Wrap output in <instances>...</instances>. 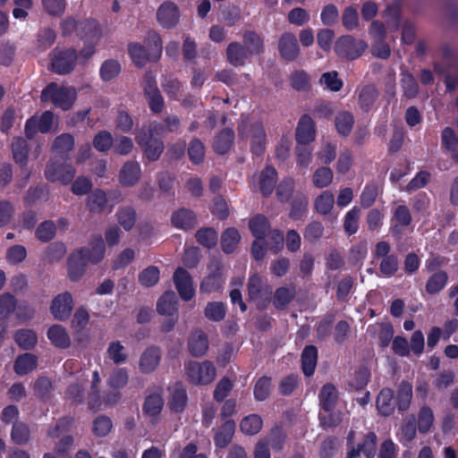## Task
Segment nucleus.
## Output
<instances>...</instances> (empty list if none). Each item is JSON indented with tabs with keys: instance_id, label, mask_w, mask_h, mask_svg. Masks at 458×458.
Listing matches in <instances>:
<instances>
[{
	"instance_id": "nucleus-1",
	"label": "nucleus",
	"mask_w": 458,
	"mask_h": 458,
	"mask_svg": "<svg viewBox=\"0 0 458 458\" xmlns=\"http://www.w3.org/2000/svg\"><path fill=\"white\" fill-rule=\"evenodd\" d=\"M145 44L147 47L139 43H131L128 47L131 58L138 66H143L148 61L158 60L162 54V40L155 30L148 32Z\"/></svg>"
},
{
	"instance_id": "nucleus-27",
	"label": "nucleus",
	"mask_w": 458,
	"mask_h": 458,
	"mask_svg": "<svg viewBox=\"0 0 458 458\" xmlns=\"http://www.w3.org/2000/svg\"><path fill=\"white\" fill-rule=\"evenodd\" d=\"M12 153L15 163L24 167L28 164L29 147L27 141L21 137L13 138L12 141Z\"/></svg>"
},
{
	"instance_id": "nucleus-9",
	"label": "nucleus",
	"mask_w": 458,
	"mask_h": 458,
	"mask_svg": "<svg viewBox=\"0 0 458 458\" xmlns=\"http://www.w3.org/2000/svg\"><path fill=\"white\" fill-rule=\"evenodd\" d=\"M77 54L74 49L55 50L52 53L51 65L55 72L66 74L75 67Z\"/></svg>"
},
{
	"instance_id": "nucleus-15",
	"label": "nucleus",
	"mask_w": 458,
	"mask_h": 458,
	"mask_svg": "<svg viewBox=\"0 0 458 458\" xmlns=\"http://www.w3.org/2000/svg\"><path fill=\"white\" fill-rule=\"evenodd\" d=\"M54 122V114L50 111H46L40 116L30 118L25 124V134L27 138L32 139L34 135L40 131L47 133L50 131Z\"/></svg>"
},
{
	"instance_id": "nucleus-50",
	"label": "nucleus",
	"mask_w": 458,
	"mask_h": 458,
	"mask_svg": "<svg viewBox=\"0 0 458 458\" xmlns=\"http://www.w3.org/2000/svg\"><path fill=\"white\" fill-rule=\"evenodd\" d=\"M112 428L111 419L104 415L97 417L92 422V432L98 437H106Z\"/></svg>"
},
{
	"instance_id": "nucleus-2",
	"label": "nucleus",
	"mask_w": 458,
	"mask_h": 458,
	"mask_svg": "<svg viewBox=\"0 0 458 458\" xmlns=\"http://www.w3.org/2000/svg\"><path fill=\"white\" fill-rule=\"evenodd\" d=\"M163 131V125L153 123L148 128H143L136 137L137 143L143 148L145 156L149 161L157 160L164 150L160 139Z\"/></svg>"
},
{
	"instance_id": "nucleus-17",
	"label": "nucleus",
	"mask_w": 458,
	"mask_h": 458,
	"mask_svg": "<svg viewBox=\"0 0 458 458\" xmlns=\"http://www.w3.org/2000/svg\"><path fill=\"white\" fill-rule=\"evenodd\" d=\"M164 407V400L161 392H154L146 396L143 404V413L148 416L152 423H156Z\"/></svg>"
},
{
	"instance_id": "nucleus-19",
	"label": "nucleus",
	"mask_w": 458,
	"mask_h": 458,
	"mask_svg": "<svg viewBox=\"0 0 458 458\" xmlns=\"http://www.w3.org/2000/svg\"><path fill=\"white\" fill-rule=\"evenodd\" d=\"M141 175V169L138 162L128 161L121 168L119 182L122 186L131 187L136 184Z\"/></svg>"
},
{
	"instance_id": "nucleus-5",
	"label": "nucleus",
	"mask_w": 458,
	"mask_h": 458,
	"mask_svg": "<svg viewBox=\"0 0 458 458\" xmlns=\"http://www.w3.org/2000/svg\"><path fill=\"white\" fill-rule=\"evenodd\" d=\"M238 131L242 139L251 138V151L253 154L259 156L264 152L266 134L261 123L242 121Z\"/></svg>"
},
{
	"instance_id": "nucleus-56",
	"label": "nucleus",
	"mask_w": 458,
	"mask_h": 458,
	"mask_svg": "<svg viewBox=\"0 0 458 458\" xmlns=\"http://www.w3.org/2000/svg\"><path fill=\"white\" fill-rule=\"evenodd\" d=\"M74 147V138L69 133H64L55 139L52 149L57 153H67Z\"/></svg>"
},
{
	"instance_id": "nucleus-61",
	"label": "nucleus",
	"mask_w": 458,
	"mask_h": 458,
	"mask_svg": "<svg viewBox=\"0 0 458 458\" xmlns=\"http://www.w3.org/2000/svg\"><path fill=\"white\" fill-rule=\"evenodd\" d=\"M399 441L407 445L410 444L416 437V427L413 420H410L405 421L399 429L397 434Z\"/></svg>"
},
{
	"instance_id": "nucleus-25",
	"label": "nucleus",
	"mask_w": 458,
	"mask_h": 458,
	"mask_svg": "<svg viewBox=\"0 0 458 458\" xmlns=\"http://www.w3.org/2000/svg\"><path fill=\"white\" fill-rule=\"evenodd\" d=\"M87 264L88 262L84 259L83 253L79 252L78 250L74 251L71 255L68 263L70 279L77 281L83 275Z\"/></svg>"
},
{
	"instance_id": "nucleus-22",
	"label": "nucleus",
	"mask_w": 458,
	"mask_h": 458,
	"mask_svg": "<svg viewBox=\"0 0 458 458\" xmlns=\"http://www.w3.org/2000/svg\"><path fill=\"white\" fill-rule=\"evenodd\" d=\"M178 310V301L173 292L165 293L157 301V311L162 316L172 317Z\"/></svg>"
},
{
	"instance_id": "nucleus-26",
	"label": "nucleus",
	"mask_w": 458,
	"mask_h": 458,
	"mask_svg": "<svg viewBox=\"0 0 458 458\" xmlns=\"http://www.w3.org/2000/svg\"><path fill=\"white\" fill-rule=\"evenodd\" d=\"M38 366V358L32 353H24L19 355L14 361V371L24 376L33 371Z\"/></svg>"
},
{
	"instance_id": "nucleus-21",
	"label": "nucleus",
	"mask_w": 458,
	"mask_h": 458,
	"mask_svg": "<svg viewBox=\"0 0 458 458\" xmlns=\"http://www.w3.org/2000/svg\"><path fill=\"white\" fill-rule=\"evenodd\" d=\"M188 348L193 356L204 355L208 348V340L206 334L201 330L193 331L188 340Z\"/></svg>"
},
{
	"instance_id": "nucleus-16",
	"label": "nucleus",
	"mask_w": 458,
	"mask_h": 458,
	"mask_svg": "<svg viewBox=\"0 0 458 458\" xmlns=\"http://www.w3.org/2000/svg\"><path fill=\"white\" fill-rule=\"evenodd\" d=\"M174 283L181 298L190 301L195 293L193 284L190 274L183 268L179 267L174 274Z\"/></svg>"
},
{
	"instance_id": "nucleus-55",
	"label": "nucleus",
	"mask_w": 458,
	"mask_h": 458,
	"mask_svg": "<svg viewBox=\"0 0 458 458\" xmlns=\"http://www.w3.org/2000/svg\"><path fill=\"white\" fill-rule=\"evenodd\" d=\"M290 83L295 90L306 91L310 87V76L305 71H295L290 75Z\"/></svg>"
},
{
	"instance_id": "nucleus-6",
	"label": "nucleus",
	"mask_w": 458,
	"mask_h": 458,
	"mask_svg": "<svg viewBox=\"0 0 458 458\" xmlns=\"http://www.w3.org/2000/svg\"><path fill=\"white\" fill-rule=\"evenodd\" d=\"M367 47L368 46L363 40L355 39L352 36L340 37L335 43V54L348 60L357 59Z\"/></svg>"
},
{
	"instance_id": "nucleus-28",
	"label": "nucleus",
	"mask_w": 458,
	"mask_h": 458,
	"mask_svg": "<svg viewBox=\"0 0 458 458\" xmlns=\"http://www.w3.org/2000/svg\"><path fill=\"white\" fill-rule=\"evenodd\" d=\"M87 206L90 212L103 213L105 211L111 212L112 207L107 206V198L105 191L97 190L88 197Z\"/></svg>"
},
{
	"instance_id": "nucleus-23",
	"label": "nucleus",
	"mask_w": 458,
	"mask_h": 458,
	"mask_svg": "<svg viewBox=\"0 0 458 458\" xmlns=\"http://www.w3.org/2000/svg\"><path fill=\"white\" fill-rule=\"evenodd\" d=\"M245 47L239 42H232L226 48L227 61L233 66H242L249 58Z\"/></svg>"
},
{
	"instance_id": "nucleus-31",
	"label": "nucleus",
	"mask_w": 458,
	"mask_h": 458,
	"mask_svg": "<svg viewBox=\"0 0 458 458\" xmlns=\"http://www.w3.org/2000/svg\"><path fill=\"white\" fill-rule=\"evenodd\" d=\"M377 407L384 416L390 415L394 410V392L390 388H384L380 391L377 399Z\"/></svg>"
},
{
	"instance_id": "nucleus-51",
	"label": "nucleus",
	"mask_w": 458,
	"mask_h": 458,
	"mask_svg": "<svg viewBox=\"0 0 458 458\" xmlns=\"http://www.w3.org/2000/svg\"><path fill=\"white\" fill-rule=\"evenodd\" d=\"M226 310L223 302H208L204 310L205 317L211 321H221L225 317Z\"/></svg>"
},
{
	"instance_id": "nucleus-44",
	"label": "nucleus",
	"mask_w": 458,
	"mask_h": 458,
	"mask_svg": "<svg viewBox=\"0 0 458 458\" xmlns=\"http://www.w3.org/2000/svg\"><path fill=\"white\" fill-rule=\"evenodd\" d=\"M270 225L267 219L263 216H257L250 222V229L253 235L263 240L269 232Z\"/></svg>"
},
{
	"instance_id": "nucleus-30",
	"label": "nucleus",
	"mask_w": 458,
	"mask_h": 458,
	"mask_svg": "<svg viewBox=\"0 0 458 458\" xmlns=\"http://www.w3.org/2000/svg\"><path fill=\"white\" fill-rule=\"evenodd\" d=\"M235 430V424L233 420H226L216 432L214 437L215 445L217 447H225L233 439Z\"/></svg>"
},
{
	"instance_id": "nucleus-3",
	"label": "nucleus",
	"mask_w": 458,
	"mask_h": 458,
	"mask_svg": "<svg viewBox=\"0 0 458 458\" xmlns=\"http://www.w3.org/2000/svg\"><path fill=\"white\" fill-rule=\"evenodd\" d=\"M40 98L43 102H51L63 110H68L77 98V90L73 87L51 82L42 90Z\"/></svg>"
},
{
	"instance_id": "nucleus-29",
	"label": "nucleus",
	"mask_w": 458,
	"mask_h": 458,
	"mask_svg": "<svg viewBox=\"0 0 458 458\" xmlns=\"http://www.w3.org/2000/svg\"><path fill=\"white\" fill-rule=\"evenodd\" d=\"M172 224L176 228L189 230L195 226L196 217L191 210L182 208L174 213Z\"/></svg>"
},
{
	"instance_id": "nucleus-54",
	"label": "nucleus",
	"mask_w": 458,
	"mask_h": 458,
	"mask_svg": "<svg viewBox=\"0 0 458 458\" xmlns=\"http://www.w3.org/2000/svg\"><path fill=\"white\" fill-rule=\"evenodd\" d=\"M265 439L267 441V445L270 444L275 451H281L284 445L286 434L281 427L276 426L270 430L267 437Z\"/></svg>"
},
{
	"instance_id": "nucleus-64",
	"label": "nucleus",
	"mask_w": 458,
	"mask_h": 458,
	"mask_svg": "<svg viewBox=\"0 0 458 458\" xmlns=\"http://www.w3.org/2000/svg\"><path fill=\"white\" fill-rule=\"evenodd\" d=\"M159 280V270L157 267H148L139 275V282L145 287L155 285Z\"/></svg>"
},
{
	"instance_id": "nucleus-8",
	"label": "nucleus",
	"mask_w": 458,
	"mask_h": 458,
	"mask_svg": "<svg viewBox=\"0 0 458 458\" xmlns=\"http://www.w3.org/2000/svg\"><path fill=\"white\" fill-rule=\"evenodd\" d=\"M61 27L64 34H71L78 30L94 40H98L101 35L99 26L94 20H87L78 24L73 18H67L62 22Z\"/></svg>"
},
{
	"instance_id": "nucleus-45",
	"label": "nucleus",
	"mask_w": 458,
	"mask_h": 458,
	"mask_svg": "<svg viewBox=\"0 0 458 458\" xmlns=\"http://www.w3.org/2000/svg\"><path fill=\"white\" fill-rule=\"evenodd\" d=\"M15 342L21 348L30 350L37 344L38 337L30 329H21L15 334Z\"/></svg>"
},
{
	"instance_id": "nucleus-4",
	"label": "nucleus",
	"mask_w": 458,
	"mask_h": 458,
	"mask_svg": "<svg viewBox=\"0 0 458 458\" xmlns=\"http://www.w3.org/2000/svg\"><path fill=\"white\" fill-rule=\"evenodd\" d=\"M184 372L189 382L193 385H208L214 381L216 369L208 360H189L184 363Z\"/></svg>"
},
{
	"instance_id": "nucleus-34",
	"label": "nucleus",
	"mask_w": 458,
	"mask_h": 458,
	"mask_svg": "<svg viewBox=\"0 0 458 458\" xmlns=\"http://www.w3.org/2000/svg\"><path fill=\"white\" fill-rule=\"evenodd\" d=\"M115 216L119 225L125 231H131L137 220L136 211L131 207H123L118 208Z\"/></svg>"
},
{
	"instance_id": "nucleus-40",
	"label": "nucleus",
	"mask_w": 458,
	"mask_h": 458,
	"mask_svg": "<svg viewBox=\"0 0 458 458\" xmlns=\"http://www.w3.org/2000/svg\"><path fill=\"white\" fill-rule=\"evenodd\" d=\"M243 43L250 55H259L264 50L263 41L255 32L248 31L244 33Z\"/></svg>"
},
{
	"instance_id": "nucleus-35",
	"label": "nucleus",
	"mask_w": 458,
	"mask_h": 458,
	"mask_svg": "<svg viewBox=\"0 0 458 458\" xmlns=\"http://www.w3.org/2000/svg\"><path fill=\"white\" fill-rule=\"evenodd\" d=\"M335 204V196L329 191H324L314 200V208L320 215L331 212Z\"/></svg>"
},
{
	"instance_id": "nucleus-12",
	"label": "nucleus",
	"mask_w": 458,
	"mask_h": 458,
	"mask_svg": "<svg viewBox=\"0 0 458 458\" xmlns=\"http://www.w3.org/2000/svg\"><path fill=\"white\" fill-rule=\"evenodd\" d=\"M73 309V299L70 293L57 294L50 305V312L57 320L64 321L70 318Z\"/></svg>"
},
{
	"instance_id": "nucleus-37",
	"label": "nucleus",
	"mask_w": 458,
	"mask_h": 458,
	"mask_svg": "<svg viewBox=\"0 0 458 458\" xmlns=\"http://www.w3.org/2000/svg\"><path fill=\"white\" fill-rule=\"evenodd\" d=\"M186 390L182 386H174L171 393L169 406L174 412H182L187 404Z\"/></svg>"
},
{
	"instance_id": "nucleus-53",
	"label": "nucleus",
	"mask_w": 458,
	"mask_h": 458,
	"mask_svg": "<svg viewBox=\"0 0 458 458\" xmlns=\"http://www.w3.org/2000/svg\"><path fill=\"white\" fill-rule=\"evenodd\" d=\"M412 397V386L410 383L403 381L397 391V404L400 410H406Z\"/></svg>"
},
{
	"instance_id": "nucleus-52",
	"label": "nucleus",
	"mask_w": 458,
	"mask_h": 458,
	"mask_svg": "<svg viewBox=\"0 0 458 458\" xmlns=\"http://www.w3.org/2000/svg\"><path fill=\"white\" fill-rule=\"evenodd\" d=\"M239 242L240 234L234 228H228L225 230L221 238L222 248L226 253L233 252Z\"/></svg>"
},
{
	"instance_id": "nucleus-47",
	"label": "nucleus",
	"mask_w": 458,
	"mask_h": 458,
	"mask_svg": "<svg viewBox=\"0 0 458 458\" xmlns=\"http://www.w3.org/2000/svg\"><path fill=\"white\" fill-rule=\"evenodd\" d=\"M433 423V411L427 405L422 406L418 414L419 431L422 434L428 433L432 428Z\"/></svg>"
},
{
	"instance_id": "nucleus-38",
	"label": "nucleus",
	"mask_w": 458,
	"mask_h": 458,
	"mask_svg": "<svg viewBox=\"0 0 458 458\" xmlns=\"http://www.w3.org/2000/svg\"><path fill=\"white\" fill-rule=\"evenodd\" d=\"M448 281V276L445 271L433 274L426 284V291L429 294H437L444 289Z\"/></svg>"
},
{
	"instance_id": "nucleus-18",
	"label": "nucleus",
	"mask_w": 458,
	"mask_h": 458,
	"mask_svg": "<svg viewBox=\"0 0 458 458\" xmlns=\"http://www.w3.org/2000/svg\"><path fill=\"white\" fill-rule=\"evenodd\" d=\"M295 137L297 142L301 145H306L315 140V123L310 116H301L296 128Z\"/></svg>"
},
{
	"instance_id": "nucleus-59",
	"label": "nucleus",
	"mask_w": 458,
	"mask_h": 458,
	"mask_svg": "<svg viewBox=\"0 0 458 458\" xmlns=\"http://www.w3.org/2000/svg\"><path fill=\"white\" fill-rule=\"evenodd\" d=\"M121 72V65L115 60H106L100 67V76L103 81H111Z\"/></svg>"
},
{
	"instance_id": "nucleus-14",
	"label": "nucleus",
	"mask_w": 458,
	"mask_h": 458,
	"mask_svg": "<svg viewBox=\"0 0 458 458\" xmlns=\"http://www.w3.org/2000/svg\"><path fill=\"white\" fill-rule=\"evenodd\" d=\"M157 21L165 29L174 28L180 21L178 6L170 1L164 2L157 10Z\"/></svg>"
},
{
	"instance_id": "nucleus-41",
	"label": "nucleus",
	"mask_w": 458,
	"mask_h": 458,
	"mask_svg": "<svg viewBox=\"0 0 458 458\" xmlns=\"http://www.w3.org/2000/svg\"><path fill=\"white\" fill-rule=\"evenodd\" d=\"M234 133L231 129L223 130L216 137L214 142L215 150L224 154L229 150L233 142Z\"/></svg>"
},
{
	"instance_id": "nucleus-46",
	"label": "nucleus",
	"mask_w": 458,
	"mask_h": 458,
	"mask_svg": "<svg viewBox=\"0 0 458 458\" xmlns=\"http://www.w3.org/2000/svg\"><path fill=\"white\" fill-rule=\"evenodd\" d=\"M276 171L274 167L267 166L260 175V190L264 195L270 194L276 182Z\"/></svg>"
},
{
	"instance_id": "nucleus-63",
	"label": "nucleus",
	"mask_w": 458,
	"mask_h": 458,
	"mask_svg": "<svg viewBox=\"0 0 458 458\" xmlns=\"http://www.w3.org/2000/svg\"><path fill=\"white\" fill-rule=\"evenodd\" d=\"M287 19L291 24L301 27L310 21V16L309 11L295 7L288 13Z\"/></svg>"
},
{
	"instance_id": "nucleus-20",
	"label": "nucleus",
	"mask_w": 458,
	"mask_h": 458,
	"mask_svg": "<svg viewBox=\"0 0 458 458\" xmlns=\"http://www.w3.org/2000/svg\"><path fill=\"white\" fill-rule=\"evenodd\" d=\"M78 251L83 253L84 259L88 263H98L105 256V242L102 237L98 235L92 240L89 247L78 250Z\"/></svg>"
},
{
	"instance_id": "nucleus-36",
	"label": "nucleus",
	"mask_w": 458,
	"mask_h": 458,
	"mask_svg": "<svg viewBox=\"0 0 458 458\" xmlns=\"http://www.w3.org/2000/svg\"><path fill=\"white\" fill-rule=\"evenodd\" d=\"M106 358L114 364L119 365L126 362L128 352L125 347L119 341L112 342L106 350Z\"/></svg>"
},
{
	"instance_id": "nucleus-39",
	"label": "nucleus",
	"mask_w": 458,
	"mask_h": 458,
	"mask_svg": "<svg viewBox=\"0 0 458 458\" xmlns=\"http://www.w3.org/2000/svg\"><path fill=\"white\" fill-rule=\"evenodd\" d=\"M335 123L337 132L343 136H347L352 130L354 119L351 113L343 111L335 116Z\"/></svg>"
},
{
	"instance_id": "nucleus-60",
	"label": "nucleus",
	"mask_w": 458,
	"mask_h": 458,
	"mask_svg": "<svg viewBox=\"0 0 458 458\" xmlns=\"http://www.w3.org/2000/svg\"><path fill=\"white\" fill-rule=\"evenodd\" d=\"M377 98V92L374 87H364L359 95L360 106L365 111L369 110L373 106Z\"/></svg>"
},
{
	"instance_id": "nucleus-24",
	"label": "nucleus",
	"mask_w": 458,
	"mask_h": 458,
	"mask_svg": "<svg viewBox=\"0 0 458 458\" xmlns=\"http://www.w3.org/2000/svg\"><path fill=\"white\" fill-rule=\"evenodd\" d=\"M49 341L58 348H68L71 344L70 336L65 328L60 325H53L47 330Z\"/></svg>"
},
{
	"instance_id": "nucleus-10",
	"label": "nucleus",
	"mask_w": 458,
	"mask_h": 458,
	"mask_svg": "<svg viewBox=\"0 0 458 458\" xmlns=\"http://www.w3.org/2000/svg\"><path fill=\"white\" fill-rule=\"evenodd\" d=\"M278 52L282 59L293 62L301 55V47L296 36L293 32H284L278 39Z\"/></svg>"
},
{
	"instance_id": "nucleus-32",
	"label": "nucleus",
	"mask_w": 458,
	"mask_h": 458,
	"mask_svg": "<svg viewBox=\"0 0 458 458\" xmlns=\"http://www.w3.org/2000/svg\"><path fill=\"white\" fill-rule=\"evenodd\" d=\"M318 351L313 345L307 346L301 355L302 370L306 376H311L317 366Z\"/></svg>"
},
{
	"instance_id": "nucleus-11",
	"label": "nucleus",
	"mask_w": 458,
	"mask_h": 458,
	"mask_svg": "<svg viewBox=\"0 0 458 458\" xmlns=\"http://www.w3.org/2000/svg\"><path fill=\"white\" fill-rule=\"evenodd\" d=\"M249 298L254 301L258 308H264L269 301L271 289L267 285H264L261 277L253 275L248 283Z\"/></svg>"
},
{
	"instance_id": "nucleus-49",
	"label": "nucleus",
	"mask_w": 458,
	"mask_h": 458,
	"mask_svg": "<svg viewBox=\"0 0 458 458\" xmlns=\"http://www.w3.org/2000/svg\"><path fill=\"white\" fill-rule=\"evenodd\" d=\"M11 437L16 445H25L30 440L29 427L21 421H16L13 425Z\"/></svg>"
},
{
	"instance_id": "nucleus-33",
	"label": "nucleus",
	"mask_w": 458,
	"mask_h": 458,
	"mask_svg": "<svg viewBox=\"0 0 458 458\" xmlns=\"http://www.w3.org/2000/svg\"><path fill=\"white\" fill-rule=\"evenodd\" d=\"M263 426V421L260 416L257 414H250L244 417L240 422L241 431L249 436L258 434Z\"/></svg>"
},
{
	"instance_id": "nucleus-58",
	"label": "nucleus",
	"mask_w": 458,
	"mask_h": 458,
	"mask_svg": "<svg viewBox=\"0 0 458 458\" xmlns=\"http://www.w3.org/2000/svg\"><path fill=\"white\" fill-rule=\"evenodd\" d=\"M319 83L323 88L331 91H339L343 87V81L335 71L323 73L319 79Z\"/></svg>"
},
{
	"instance_id": "nucleus-57",
	"label": "nucleus",
	"mask_w": 458,
	"mask_h": 458,
	"mask_svg": "<svg viewBox=\"0 0 458 458\" xmlns=\"http://www.w3.org/2000/svg\"><path fill=\"white\" fill-rule=\"evenodd\" d=\"M129 380V374L126 369L119 368L112 371L107 379V385L114 389L125 386Z\"/></svg>"
},
{
	"instance_id": "nucleus-7",
	"label": "nucleus",
	"mask_w": 458,
	"mask_h": 458,
	"mask_svg": "<svg viewBox=\"0 0 458 458\" xmlns=\"http://www.w3.org/2000/svg\"><path fill=\"white\" fill-rule=\"evenodd\" d=\"M75 175V169L64 161H50L45 169V176L52 182L68 184Z\"/></svg>"
},
{
	"instance_id": "nucleus-62",
	"label": "nucleus",
	"mask_w": 458,
	"mask_h": 458,
	"mask_svg": "<svg viewBox=\"0 0 458 458\" xmlns=\"http://www.w3.org/2000/svg\"><path fill=\"white\" fill-rule=\"evenodd\" d=\"M342 22L343 26L347 30H354L358 29L360 21L357 10L352 6L346 7L342 14Z\"/></svg>"
},
{
	"instance_id": "nucleus-43",
	"label": "nucleus",
	"mask_w": 458,
	"mask_h": 458,
	"mask_svg": "<svg viewBox=\"0 0 458 458\" xmlns=\"http://www.w3.org/2000/svg\"><path fill=\"white\" fill-rule=\"evenodd\" d=\"M334 174L329 167L322 166L315 170L312 183L317 188H327L333 182Z\"/></svg>"
},
{
	"instance_id": "nucleus-42",
	"label": "nucleus",
	"mask_w": 458,
	"mask_h": 458,
	"mask_svg": "<svg viewBox=\"0 0 458 458\" xmlns=\"http://www.w3.org/2000/svg\"><path fill=\"white\" fill-rule=\"evenodd\" d=\"M320 404L326 411H330L334 408L337 401V390L331 385H325L320 391Z\"/></svg>"
},
{
	"instance_id": "nucleus-13",
	"label": "nucleus",
	"mask_w": 458,
	"mask_h": 458,
	"mask_svg": "<svg viewBox=\"0 0 458 458\" xmlns=\"http://www.w3.org/2000/svg\"><path fill=\"white\" fill-rule=\"evenodd\" d=\"M162 360V352L157 346L146 348L140 355L138 367L142 374H151L155 372L160 365Z\"/></svg>"
},
{
	"instance_id": "nucleus-48",
	"label": "nucleus",
	"mask_w": 458,
	"mask_h": 458,
	"mask_svg": "<svg viewBox=\"0 0 458 458\" xmlns=\"http://www.w3.org/2000/svg\"><path fill=\"white\" fill-rule=\"evenodd\" d=\"M442 143L451 152L452 157L458 162V152L456 151L458 137L452 128L445 127L442 131Z\"/></svg>"
}]
</instances>
